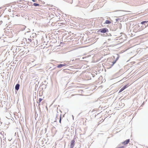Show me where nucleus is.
<instances>
[{
    "mask_svg": "<svg viewBox=\"0 0 148 148\" xmlns=\"http://www.w3.org/2000/svg\"><path fill=\"white\" fill-rule=\"evenodd\" d=\"M117 59H116V60H115V61L114 62H112V63H113V65L114 64L116 63V61H117Z\"/></svg>",
    "mask_w": 148,
    "mask_h": 148,
    "instance_id": "14",
    "label": "nucleus"
},
{
    "mask_svg": "<svg viewBox=\"0 0 148 148\" xmlns=\"http://www.w3.org/2000/svg\"><path fill=\"white\" fill-rule=\"evenodd\" d=\"M42 100H43V99H42V98H40L39 99L38 102H37V103H39V106L40 105V102Z\"/></svg>",
    "mask_w": 148,
    "mask_h": 148,
    "instance_id": "8",
    "label": "nucleus"
},
{
    "mask_svg": "<svg viewBox=\"0 0 148 148\" xmlns=\"http://www.w3.org/2000/svg\"><path fill=\"white\" fill-rule=\"evenodd\" d=\"M66 64H60L57 66L58 68H61L62 67L66 66Z\"/></svg>",
    "mask_w": 148,
    "mask_h": 148,
    "instance_id": "6",
    "label": "nucleus"
},
{
    "mask_svg": "<svg viewBox=\"0 0 148 148\" xmlns=\"http://www.w3.org/2000/svg\"><path fill=\"white\" fill-rule=\"evenodd\" d=\"M144 29L143 27H140L139 25H136L134 26L133 28V31L135 32H137L140 31Z\"/></svg>",
    "mask_w": 148,
    "mask_h": 148,
    "instance_id": "1",
    "label": "nucleus"
},
{
    "mask_svg": "<svg viewBox=\"0 0 148 148\" xmlns=\"http://www.w3.org/2000/svg\"><path fill=\"white\" fill-rule=\"evenodd\" d=\"M105 23L107 24H110L111 23V22L110 21L107 20L106 21Z\"/></svg>",
    "mask_w": 148,
    "mask_h": 148,
    "instance_id": "10",
    "label": "nucleus"
},
{
    "mask_svg": "<svg viewBox=\"0 0 148 148\" xmlns=\"http://www.w3.org/2000/svg\"><path fill=\"white\" fill-rule=\"evenodd\" d=\"M20 85L18 84H17L15 86V88L16 90H18L19 88Z\"/></svg>",
    "mask_w": 148,
    "mask_h": 148,
    "instance_id": "7",
    "label": "nucleus"
},
{
    "mask_svg": "<svg viewBox=\"0 0 148 148\" xmlns=\"http://www.w3.org/2000/svg\"><path fill=\"white\" fill-rule=\"evenodd\" d=\"M129 85H128V84L126 85H125L122 88L119 90V92H122L123 90H124V89H125V88H127Z\"/></svg>",
    "mask_w": 148,
    "mask_h": 148,
    "instance_id": "3",
    "label": "nucleus"
},
{
    "mask_svg": "<svg viewBox=\"0 0 148 148\" xmlns=\"http://www.w3.org/2000/svg\"><path fill=\"white\" fill-rule=\"evenodd\" d=\"M108 29L106 28H104L99 30V31L102 33H105L106 32Z\"/></svg>",
    "mask_w": 148,
    "mask_h": 148,
    "instance_id": "2",
    "label": "nucleus"
},
{
    "mask_svg": "<svg viewBox=\"0 0 148 148\" xmlns=\"http://www.w3.org/2000/svg\"><path fill=\"white\" fill-rule=\"evenodd\" d=\"M75 141L74 140H72L71 141V144L70 145V148H73L75 145Z\"/></svg>",
    "mask_w": 148,
    "mask_h": 148,
    "instance_id": "4",
    "label": "nucleus"
},
{
    "mask_svg": "<svg viewBox=\"0 0 148 148\" xmlns=\"http://www.w3.org/2000/svg\"><path fill=\"white\" fill-rule=\"evenodd\" d=\"M148 22V21H142V22H141L140 23L141 24H143L144 23H147Z\"/></svg>",
    "mask_w": 148,
    "mask_h": 148,
    "instance_id": "11",
    "label": "nucleus"
},
{
    "mask_svg": "<svg viewBox=\"0 0 148 148\" xmlns=\"http://www.w3.org/2000/svg\"><path fill=\"white\" fill-rule=\"evenodd\" d=\"M33 5L34 6H38L39 5V4L36 3H34L33 4Z\"/></svg>",
    "mask_w": 148,
    "mask_h": 148,
    "instance_id": "12",
    "label": "nucleus"
},
{
    "mask_svg": "<svg viewBox=\"0 0 148 148\" xmlns=\"http://www.w3.org/2000/svg\"><path fill=\"white\" fill-rule=\"evenodd\" d=\"M32 1L34 2L35 1L34 0H32Z\"/></svg>",
    "mask_w": 148,
    "mask_h": 148,
    "instance_id": "16",
    "label": "nucleus"
},
{
    "mask_svg": "<svg viewBox=\"0 0 148 148\" xmlns=\"http://www.w3.org/2000/svg\"><path fill=\"white\" fill-rule=\"evenodd\" d=\"M116 148H124V147L123 146H122L120 147H117Z\"/></svg>",
    "mask_w": 148,
    "mask_h": 148,
    "instance_id": "15",
    "label": "nucleus"
},
{
    "mask_svg": "<svg viewBox=\"0 0 148 148\" xmlns=\"http://www.w3.org/2000/svg\"><path fill=\"white\" fill-rule=\"evenodd\" d=\"M61 116H60V119L59 120V122L60 123H61Z\"/></svg>",
    "mask_w": 148,
    "mask_h": 148,
    "instance_id": "13",
    "label": "nucleus"
},
{
    "mask_svg": "<svg viewBox=\"0 0 148 148\" xmlns=\"http://www.w3.org/2000/svg\"><path fill=\"white\" fill-rule=\"evenodd\" d=\"M68 2L71 4L73 2V0H67Z\"/></svg>",
    "mask_w": 148,
    "mask_h": 148,
    "instance_id": "9",
    "label": "nucleus"
},
{
    "mask_svg": "<svg viewBox=\"0 0 148 148\" xmlns=\"http://www.w3.org/2000/svg\"><path fill=\"white\" fill-rule=\"evenodd\" d=\"M130 142V139H127L125 141L122 142V144L123 145L127 144Z\"/></svg>",
    "mask_w": 148,
    "mask_h": 148,
    "instance_id": "5",
    "label": "nucleus"
}]
</instances>
